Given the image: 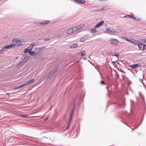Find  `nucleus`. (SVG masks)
Segmentation results:
<instances>
[{
	"mask_svg": "<svg viewBox=\"0 0 146 146\" xmlns=\"http://www.w3.org/2000/svg\"><path fill=\"white\" fill-rule=\"evenodd\" d=\"M13 44H11L9 45H6L3 46L2 48L0 50V54H2L3 52L5 51V50L6 49H9L11 48L14 46Z\"/></svg>",
	"mask_w": 146,
	"mask_h": 146,
	"instance_id": "obj_2",
	"label": "nucleus"
},
{
	"mask_svg": "<svg viewBox=\"0 0 146 146\" xmlns=\"http://www.w3.org/2000/svg\"><path fill=\"white\" fill-rule=\"evenodd\" d=\"M20 86L21 88H22V87H24L25 86H26V84L25 83V84H22V85H20Z\"/></svg>",
	"mask_w": 146,
	"mask_h": 146,
	"instance_id": "obj_27",
	"label": "nucleus"
},
{
	"mask_svg": "<svg viewBox=\"0 0 146 146\" xmlns=\"http://www.w3.org/2000/svg\"><path fill=\"white\" fill-rule=\"evenodd\" d=\"M83 27V25H78L76 27H75L72 28L73 29V31L74 33L80 30Z\"/></svg>",
	"mask_w": 146,
	"mask_h": 146,
	"instance_id": "obj_4",
	"label": "nucleus"
},
{
	"mask_svg": "<svg viewBox=\"0 0 146 146\" xmlns=\"http://www.w3.org/2000/svg\"><path fill=\"white\" fill-rule=\"evenodd\" d=\"M50 22V21L49 20H45L40 22H39L38 23L40 24L41 25H44L47 24L49 23Z\"/></svg>",
	"mask_w": 146,
	"mask_h": 146,
	"instance_id": "obj_7",
	"label": "nucleus"
},
{
	"mask_svg": "<svg viewBox=\"0 0 146 146\" xmlns=\"http://www.w3.org/2000/svg\"><path fill=\"white\" fill-rule=\"evenodd\" d=\"M77 46L78 45L77 44H72L70 47L73 48H75L77 47Z\"/></svg>",
	"mask_w": 146,
	"mask_h": 146,
	"instance_id": "obj_20",
	"label": "nucleus"
},
{
	"mask_svg": "<svg viewBox=\"0 0 146 146\" xmlns=\"http://www.w3.org/2000/svg\"><path fill=\"white\" fill-rule=\"evenodd\" d=\"M15 89H19V86H16L15 88Z\"/></svg>",
	"mask_w": 146,
	"mask_h": 146,
	"instance_id": "obj_29",
	"label": "nucleus"
},
{
	"mask_svg": "<svg viewBox=\"0 0 146 146\" xmlns=\"http://www.w3.org/2000/svg\"><path fill=\"white\" fill-rule=\"evenodd\" d=\"M20 63H21V64H22V63H21V62H20Z\"/></svg>",
	"mask_w": 146,
	"mask_h": 146,
	"instance_id": "obj_38",
	"label": "nucleus"
},
{
	"mask_svg": "<svg viewBox=\"0 0 146 146\" xmlns=\"http://www.w3.org/2000/svg\"><path fill=\"white\" fill-rule=\"evenodd\" d=\"M104 10V9L103 8L100 9V10H98V9H96L95 10H93V11H103Z\"/></svg>",
	"mask_w": 146,
	"mask_h": 146,
	"instance_id": "obj_21",
	"label": "nucleus"
},
{
	"mask_svg": "<svg viewBox=\"0 0 146 146\" xmlns=\"http://www.w3.org/2000/svg\"><path fill=\"white\" fill-rule=\"evenodd\" d=\"M35 81V80L34 79H32L31 80H29V81L25 83L26 85H29L33 83Z\"/></svg>",
	"mask_w": 146,
	"mask_h": 146,
	"instance_id": "obj_13",
	"label": "nucleus"
},
{
	"mask_svg": "<svg viewBox=\"0 0 146 146\" xmlns=\"http://www.w3.org/2000/svg\"><path fill=\"white\" fill-rule=\"evenodd\" d=\"M21 59L22 60L21 63L22 64H24L28 61L29 59V57L28 56H25L24 55L21 58Z\"/></svg>",
	"mask_w": 146,
	"mask_h": 146,
	"instance_id": "obj_3",
	"label": "nucleus"
},
{
	"mask_svg": "<svg viewBox=\"0 0 146 146\" xmlns=\"http://www.w3.org/2000/svg\"><path fill=\"white\" fill-rule=\"evenodd\" d=\"M80 56H84L86 55V52L84 51H81V52L78 53Z\"/></svg>",
	"mask_w": 146,
	"mask_h": 146,
	"instance_id": "obj_14",
	"label": "nucleus"
},
{
	"mask_svg": "<svg viewBox=\"0 0 146 146\" xmlns=\"http://www.w3.org/2000/svg\"><path fill=\"white\" fill-rule=\"evenodd\" d=\"M49 40L48 39H46V40Z\"/></svg>",
	"mask_w": 146,
	"mask_h": 146,
	"instance_id": "obj_34",
	"label": "nucleus"
},
{
	"mask_svg": "<svg viewBox=\"0 0 146 146\" xmlns=\"http://www.w3.org/2000/svg\"><path fill=\"white\" fill-rule=\"evenodd\" d=\"M74 33L73 31V29L70 28L68 29L66 32V34L68 35L71 34L72 33Z\"/></svg>",
	"mask_w": 146,
	"mask_h": 146,
	"instance_id": "obj_10",
	"label": "nucleus"
},
{
	"mask_svg": "<svg viewBox=\"0 0 146 146\" xmlns=\"http://www.w3.org/2000/svg\"><path fill=\"white\" fill-rule=\"evenodd\" d=\"M73 111H74L73 110L72 111V112L70 114V118L69 124L71 122V120L72 118V116H73Z\"/></svg>",
	"mask_w": 146,
	"mask_h": 146,
	"instance_id": "obj_18",
	"label": "nucleus"
},
{
	"mask_svg": "<svg viewBox=\"0 0 146 146\" xmlns=\"http://www.w3.org/2000/svg\"><path fill=\"white\" fill-rule=\"evenodd\" d=\"M100 84H101L104 85L105 83L103 81H101L100 82Z\"/></svg>",
	"mask_w": 146,
	"mask_h": 146,
	"instance_id": "obj_26",
	"label": "nucleus"
},
{
	"mask_svg": "<svg viewBox=\"0 0 146 146\" xmlns=\"http://www.w3.org/2000/svg\"><path fill=\"white\" fill-rule=\"evenodd\" d=\"M139 66L137 64L130 65V67L132 69H134L135 68L138 67Z\"/></svg>",
	"mask_w": 146,
	"mask_h": 146,
	"instance_id": "obj_15",
	"label": "nucleus"
},
{
	"mask_svg": "<svg viewBox=\"0 0 146 146\" xmlns=\"http://www.w3.org/2000/svg\"><path fill=\"white\" fill-rule=\"evenodd\" d=\"M74 1L79 4H84L85 2V1L83 0H74Z\"/></svg>",
	"mask_w": 146,
	"mask_h": 146,
	"instance_id": "obj_11",
	"label": "nucleus"
},
{
	"mask_svg": "<svg viewBox=\"0 0 146 146\" xmlns=\"http://www.w3.org/2000/svg\"><path fill=\"white\" fill-rule=\"evenodd\" d=\"M90 32L92 33H95L97 32V30L96 29H90Z\"/></svg>",
	"mask_w": 146,
	"mask_h": 146,
	"instance_id": "obj_17",
	"label": "nucleus"
},
{
	"mask_svg": "<svg viewBox=\"0 0 146 146\" xmlns=\"http://www.w3.org/2000/svg\"><path fill=\"white\" fill-rule=\"evenodd\" d=\"M141 41L142 42L146 43V38L145 39H142L141 40Z\"/></svg>",
	"mask_w": 146,
	"mask_h": 146,
	"instance_id": "obj_25",
	"label": "nucleus"
},
{
	"mask_svg": "<svg viewBox=\"0 0 146 146\" xmlns=\"http://www.w3.org/2000/svg\"><path fill=\"white\" fill-rule=\"evenodd\" d=\"M130 18H133V19H136V18L135 17H134L133 16H131V17H130Z\"/></svg>",
	"mask_w": 146,
	"mask_h": 146,
	"instance_id": "obj_31",
	"label": "nucleus"
},
{
	"mask_svg": "<svg viewBox=\"0 0 146 146\" xmlns=\"http://www.w3.org/2000/svg\"><path fill=\"white\" fill-rule=\"evenodd\" d=\"M1 0H0V1H1Z\"/></svg>",
	"mask_w": 146,
	"mask_h": 146,
	"instance_id": "obj_39",
	"label": "nucleus"
},
{
	"mask_svg": "<svg viewBox=\"0 0 146 146\" xmlns=\"http://www.w3.org/2000/svg\"><path fill=\"white\" fill-rule=\"evenodd\" d=\"M30 55H34L35 54V52L33 51H31L30 52Z\"/></svg>",
	"mask_w": 146,
	"mask_h": 146,
	"instance_id": "obj_23",
	"label": "nucleus"
},
{
	"mask_svg": "<svg viewBox=\"0 0 146 146\" xmlns=\"http://www.w3.org/2000/svg\"><path fill=\"white\" fill-rule=\"evenodd\" d=\"M35 46V44L34 43H33L31 44V45L28 47V48L29 50L30 51L31 50L33 47Z\"/></svg>",
	"mask_w": 146,
	"mask_h": 146,
	"instance_id": "obj_12",
	"label": "nucleus"
},
{
	"mask_svg": "<svg viewBox=\"0 0 146 146\" xmlns=\"http://www.w3.org/2000/svg\"><path fill=\"white\" fill-rule=\"evenodd\" d=\"M130 42L135 45H137L139 44V42L138 40L131 38L130 40Z\"/></svg>",
	"mask_w": 146,
	"mask_h": 146,
	"instance_id": "obj_5",
	"label": "nucleus"
},
{
	"mask_svg": "<svg viewBox=\"0 0 146 146\" xmlns=\"http://www.w3.org/2000/svg\"><path fill=\"white\" fill-rule=\"evenodd\" d=\"M138 47L141 50H143L145 49V45L143 43L139 44Z\"/></svg>",
	"mask_w": 146,
	"mask_h": 146,
	"instance_id": "obj_6",
	"label": "nucleus"
},
{
	"mask_svg": "<svg viewBox=\"0 0 146 146\" xmlns=\"http://www.w3.org/2000/svg\"><path fill=\"white\" fill-rule=\"evenodd\" d=\"M125 17L127 18H130L131 17V16L129 15H126Z\"/></svg>",
	"mask_w": 146,
	"mask_h": 146,
	"instance_id": "obj_28",
	"label": "nucleus"
},
{
	"mask_svg": "<svg viewBox=\"0 0 146 146\" xmlns=\"http://www.w3.org/2000/svg\"><path fill=\"white\" fill-rule=\"evenodd\" d=\"M104 23V21H102L101 22H99L96 24L95 27V28H98L102 25Z\"/></svg>",
	"mask_w": 146,
	"mask_h": 146,
	"instance_id": "obj_9",
	"label": "nucleus"
},
{
	"mask_svg": "<svg viewBox=\"0 0 146 146\" xmlns=\"http://www.w3.org/2000/svg\"><path fill=\"white\" fill-rule=\"evenodd\" d=\"M16 43L19 45H23L25 44V42L24 41L18 40L16 42Z\"/></svg>",
	"mask_w": 146,
	"mask_h": 146,
	"instance_id": "obj_8",
	"label": "nucleus"
},
{
	"mask_svg": "<svg viewBox=\"0 0 146 146\" xmlns=\"http://www.w3.org/2000/svg\"><path fill=\"white\" fill-rule=\"evenodd\" d=\"M69 127V125H68L67 127V128L68 127Z\"/></svg>",
	"mask_w": 146,
	"mask_h": 146,
	"instance_id": "obj_36",
	"label": "nucleus"
},
{
	"mask_svg": "<svg viewBox=\"0 0 146 146\" xmlns=\"http://www.w3.org/2000/svg\"><path fill=\"white\" fill-rule=\"evenodd\" d=\"M116 76L118 77V78L119 77V75L117 73H116Z\"/></svg>",
	"mask_w": 146,
	"mask_h": 146,
	"instance_id": "obj_30",
	"label": "nucleus"
},
{
	"mask_svg": "<svg viewBox=\"0 0 146 146\" xmlns=\"http://www.w3.org/2000/svg\"><path fill=\"white\" fill-rule=\"evenodd\" d=\"M21 116L23 117H28V116L26 115H21Z\"/></svg>",
	"mask_w": 146,
	"mask_h": 146,
	"instance_id": "obj_24",
	"label": "nucleus"
},
{
	"mask_svg": "<svg viewBox=\"0 0 146 146\" xmlns=\"http://www.w3.org/2000/svg\"><path fill=\"white\" fill-rule=\"evenodd\" d=\"M87 37L86 36L83 37H82L80 39V40L82 42H84L85 40H87Z\"/></svg>",
	"mask_w": 146,
	"mask_h": 146,
	"instance_id": "obj_16",
	"label": "nucleus"
},
{
	"mask_svg": "<svg viewBox=\"0 0 146 146\" xmlns=\"http://www.w3.org/2000/svg\"><path fill=\"white\" fill-rule=\"evenodd\" d=\"M69 127V125H68L67 127V128L68 127Z\"/></svg>",
	"mask_w": 146,
	"mask_h": 146,
	"instance_id": "obj_35",
	"label": "nucleus"
},
{
	"mask_svg": "<svg viewBox=\"0 0 146 146\" xmlns=\"http://www.w3.org/2000/svg\"><path fill=\"white\" fill-rule=\"evenodd\" d=\"M19 88H21V87H20V86H19Z\"/></svg>",
	"mask_w": 146,
	"mask_h": 146,
	"instance_id": "obj_33",
	"label": "nucleus"
},
{
	"mask_svg": "<svg viewBox=\"0 0 146 146\" xmlns=\"http://www.w3.org/2000/svg\"><path fill=\"white\" fill-rule=\"evenodd\" d=\"M121 38L123 39H124V40H126V41H127L130 42V40H129L127 38L122 37Z\"/></svg>",
	"mask_w": 146,
	"mask_h": 146,
	"instance_id": "obj_22",
	"label": "nucleus"
},
{
	"mask_svg": "<svg viewBox=\"0 0 146 146\" xmlns=\"http://www.w3.org/2000/svg\"><path fill=\"white\" fill-rule=\"evenodd\" d=\"M31 51L29 50L28 48L26 49L24 51L25 53H30V52Z\"/></svg>",
	"mask_w": 146,
	"mask_h": 146,
	"instance_id": "obj_19",
	"label": "nucleus"
},
{
	"mask_svg": "<svg viewBox=\"0 0 146 146\" xmlns=\"http://www.w3.org/2000/svg\"><path fill=\"white\" fill-rule=\"evenodd\" d=\"M111 44L114 46H117L119 45V41L115 38H112L110 40Z\"/></svg>",
	"mask_w": 146,
	"mask_h": 146,
	"instance_id": "obj_1",
	"label": "nucleus"
},
{
	"mask_svg": "<svg viewBox=\"0 0 146 146\" xmlns=\"http://www.w3.org/2000/svg\"><path fill=\"white\" fill-rule=\"evenodd\" d=\"M139 20V19L137 18V20Z\"/></svg>",
	"mask_w": 146,
	"mask_h": 146,
	"instance_id": "obj_37",
	"label": "nucleus"
},
{
	"mask_svg": "<svg viewBox=\"0 0 146 146\" xmlns=\"http://www.w3.org/2000/svg\"><path fill=\"white\" fill-rule=\"evenodd\" d=\"M115 56H118V55H119V54H115Z\"/></svg>",
	"mask_w": 146,
	"mask_h": 146,
	"instance_id": "obj_32",
	"label": "nucleus"
}]
</instances>
